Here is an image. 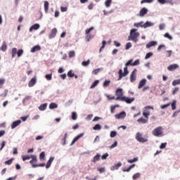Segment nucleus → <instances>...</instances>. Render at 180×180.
<instances>
[{
    "label": "nucleus",
    "instance_id": "4be33fe9",
    "mask_svg": "<svg viewBox=\"0 0 180 180\" xmlns=\"http://www.w3.org/2000/svg\"><path fill=\"white\" fill-rule=\"evenodd\" d=\"M150 109H151L152 110H154V107L150 106V105L145 106L144 108H143V112H145L146 113L147 112L150 113Z\"/></svg>",
    "mask_w": 180,
    "mask_h": 180
},
{
    "label": "nucleus",
    "instance_id": "c756f323",
    "mask_svg": "<svg viewBox=\"0 0 180 180\" xmlns=\"http://www.w3.org/2000/svg\"><path fill=\"white\" fill-rule=\"evenodd\" d=\"M136 165H130L127 169H124L123 172H130V169H133Z\"/></svg>",
    "mask_w": 180,
    "mask_h": 180
},
{
    "label": "nucleus",
    "instance_id": "79ce46f5",
    "mask_svg": "<svg viewBox=\"0 0 180 180\" xmlns=\"http://www.w3.org/2000/svg\"><path fill=\"white\" fill-rule=\"evenodd\" d=\"M102 129V127L99 124H96L94 127L93 130H101Z\"/></svg>",
    "mask_w": 180,
    "mask_h": 180
},
{
    "label": "nucleus",
    "instance_id": "2eb2a0df",
    "mask_svg": "<svg viewBox=\"0 0 180 180\" xmlns=\"http://www.w3.org/2000/svg\"><path fill=\"white\" fill-rule=\"evenodd\" d=\"M37 79L36 77H33L31 79V80L28 83V86L30 88H32V86H34L36 85Z\"/></svg>",
    "mask_w": 180,
    "mask_h": 180
},
{
    "label": "nucleus",
    "instance_id": "7ed1b4c3",
    "mask_svg": "<svg viewBox=\"0 0 180 180\" xmlns=\"http://www.w3.org/2000/svg\"><path fill=\"white\" fill-rule=\"evenodd\" d=\"M152 134L155 136V137H161L162 136V127L155 128L152 131Z\"/></svg>",
    "mask_w": 180,
    "mask_h": 180
},
{
    "label": "nucleus",
    "instance_id": "e2e57ef3",
    "mask_svg": "<svg viewBox=\"0 0 180 180\" xmlns=\"http://www.w3.org/2000/svg\"><path fill=\"white\" fill-rule=\"evenodd\" d=\"M109 157V153H105L104 155L101 156V160H106Z\"/></svg>",
    "mask_w": 180,
    "mask_h": 180
},
{
    "label": "nucleus",
    "instance_id": "a211bd4d",
    "mask_svg": "<svg viewBox=\"0 0 180 180\" xmlns=\"http://www.w3.org/2000/svg\"><path fill=\"white\" fill-rule=\"evenodd\" d=\"M38 29H40V25L39 24H34L33 25H32L30 27V32H33V30H38Z\"/></svg>",
    "mask_w": 180,
    "mask_h": 180
},
{
    "label": "nucleus",
    "instance_id": "39448f33",
    "mask_svg": "<svg viewBox=\"0 0 180 180\" xmlns=\"http://www.w3.org/2000/svg\"><path fill=\"white\" fill-rule=\"evenodd\" d=\"M115 95L117 96V98H115V101H122V98H123V89L118 88L117 89L116 91H115Z\"/></svg>",
    "mask_w": 180,
    "mask_h": 180
},
{
    "label": "nucleus",
    "instance_id": "4c0bfd02",
    "mask_svg": "<svg viewBox=\"0 0 180 180\" xmlns=\"http://www.w3.org/2000/svg\"><path fill=\"white\" fill-rule=\"evenodd\" d=\"M90 63H91V60H88L87 61H83L82 63V67H88V65H89Z\"/></svg>",
    "mask_w": 180,
    "mask_h": 180
},
{
    "label": "nucleus",
    "instance_id": "de8ad7c7",
    "mask_svg": "<svg viewBox=\"0 0 180 180\" xmlns=\"http://www.w3.org/2000/svg\"><path fill=\"white\" fill-rule=\"evenodd\" d=\"M17 56L18 58L22 57V56H23V49H20L17 51Z\"/></svg>",
    "mask_w": 180,
    "mask_h": 180
},
{
    "label": "nucleus",
    "instance_id": "c03bdc74",
    "mask_svg": "<svg viewBox=\"0 0 180 180\" xmlns=\"http://www.w3.org/2000/svg\"><path fill=\"white\" fill-rule=\"evenodd\" d=\"M111 4H112V0H106L105 2V6H106V8H110Z\"/></svg>",
    "mask_w": 180,
    "mask_h": 180
},
{
    "label": "nucleus",
    "instance_id": "bb28decb",
    "mask_svg": "<svg viewBox=\"0 0 180 180\" xmlns=\"http://www.w3.org/2000/svg\"><path fill=\"white\" fill-rule=\"evenodd\" d=\"M16 54H18V49L16 48L12 49V58H15L16 57Z\"/></svg>",
    "mask_w": 180,
    "mask_h": 180
},
{
    "label": "nucleus",
    "instance_id": "6ab92c4d",
    "mask_svg": "<svg viewBox=\"0 0 180 180\" xmlns=\"http://www.w3.org/2000/svg\"><path fill=\"white\" fill-rule=\"evenodd\" d=\"M137 122L141 124H146V123H148V120L146 118H143V117H141V118L137 120Z\"/></svg>",
    "mask_w": 180,
    "mask_h": 180
},
{
    "label": "nucleus",
    "instance_id": "dca6fc26",
    "mask_svg": "<svg viewBox=\"0 0 180 180\" xmlns=\"http://www.w3.org/2000/svg\"><path fill=\"white\" fill-rule=\"evenodd\" d=\"M121 166H122V162H120L114 165L113 166H112L110 167V170L111 171H115V169H119V168H120Z\"/></svg>",
    "mask_w": 180,
    "mask_h": 180
},
{
    "label": "nucleus",
    "instance_id": "ddd939ff",
    "mask_svg": "<svg viewBox=\"0 0 180 180\" xmlns=\"http://www.w3.org/2000/svg\"><path fill=\"white\" fill-rule=\"evenodd\" d=\"M54 158H55L54 157H50V158L49 159V160L46 165V169H49V168H50V167H51V164L54 161Z\"/></svg>",
    "mask_w": 180,
    "mask_h": 180
},
{
    "label": "nucleus",
    "instance_id": "0e129e2a",
    "mask_svg": "<svg viewBox=\"0 0 180 180\" xmlns=\"http://www.w3.org/2000/svg\"><path fill=\"white\" fill-rule=\"evenodd\" d=\"M167 147V143H162L160 146V150H164Z\"/></svg>",
    "mask_w": 180,
    "mask_h": 180
},
{
    "label": "nucleus",
    "instance_id": "f704fd0d",
    "mask_svg": "<svg viewBox=\"0 0 180 180\" xmlns=\"http://www.w3.org/2000/svg\"><path fill=\"white\" fill-rule=\"evenodd\" d=\"M170 105H172V110H175V109H176V101H173Z\"/></svg>",
    "mask_w": 180,
    "mask_h": 180
},
{
    "label": "nucleus",
    "instance_id": "3c124183",
    "mask_svg": "<svg viewBox=\"0 0 180 180\" xmlns=\"http://www.w3.org/2000/svg\"><path fill=\"white\" fill-rule=\"evenodd\" d=\"M154 2V0H142L141 4H151Z\"/></svg>",
    "mask_w": 180,
    "mask_h": 180
},
{
    "label": "nucleus",
    "instance_id": "473e14b6",
    "mask_svg": "<svg viewBox=\"0 0 180 180\" xmlns=\"http://www.w3.org/2000/svg\"><path fill=\"white\" fill-rule=\"evenodd\" d=\"M98 84H99V80H96L93 82V84H91V86H90V89H94V88H95V86H98Z\"/></svg>",
    "mask_w": 180,
    "mask_h": 180
},
{
    "label": "nucleus",
    "instance_id": "412c9836",
    "mask_svg": "<svg viewBox=\"0 0 180 180\" xmlns=\"http://www.w3.org/2000/svg\"><path fill=\"white\" fill-rule=\"evenodd\" d=\"M146 82H147V79H141L138 86V89H141V87L144 86V85H146Z\"/></svg>",
    "mask_w": 180,
    "mask_h": 180
},
{
    "label": "nucleus",
    "instance_id": "aec40b11",
    "mask_svg": "<svg viewBox=\"0 0 180 180\" xmlns=\"http://www.w3.org/2000/svg\"><path fill=\"white\" fill-rule=\"evenodd\" d=\"M41 50V47L39 45H36L31 49V53H36V51H40Z\"/></svg>",
    "mask_w": 180,
    "mask_h": 180
},
{
    "label": "nucleus",
    "instance_id": "69168bd1",
    "mask_svg": "<svg viewBox=\"0 0 180 180\" xmlns=\"http://www.w3.org/2000/svg\"><path fill=\"white\" fill-rule=\"evenodd\" d=\"M75 76V74L72 73V70H70L68 72V77H70V78H72V77Z\"/></svg>",
    "mask_w": 180,
    "mask_h": 180
},
{
    "label": "nucleus",
    "instance_id": "cd10ccee",
    "mask_svg": "<svg viewBox=\"0 0 180 180\" xmlns=\"http://www.w3.org/2000/svg\"><path fill=\"white\" fill-rule=\"evenodd\" d=\"M143 23H144V22H143V21H141L139 22H135L134 24V27H143V25H144Z\"/></svg>",
    "mask_w": 180,
    "mask_h": 180
},
{
    "label": "nucleus",
    "instance_id": "423d86ee",
    "mask_svg": "<svg viewBox=\"0 0 180 180\" xmlns=\"http://www.w3.org/2000/svg\"><path fill=\"white\" fill-rule=\"evenodd\" d=\"M137 69H134L130 75V82H134L136 81V78L137 77Z\"/></svg>",
    "mask_w": 180,
    "mask_h": 180
},
{
    "label": "nucleus",
    "instance_id": "0eeeda50",
    "mask_svg": "<svg viewBox=\"0 0 180 180\" xmlns=\"http://www.w3.org/2000/svg\"><path fill=\"white\" fill-rule=\"evenodd\" d=\"M134 97L133 98H129V97H126V96H123V98H122L121 101L122 102H126V103H131L132 102H134Z\"/></svg>",
    "mask_w": 180,
    "mask_h": 180
},
{
    "label": "nucleus",
    "instance_id": "680f3d73",
    "mask_svg": "<svg viewBox=\"0 0 180 180\" xmlns=\"http://www.w3.org/2000/svg\"><path fill=\"white\" fill-rule=\"evenodd\" d=\"M164 37H166L167 39H169V40H172V37L169 35L168 32L165 33Z\"/></svg>",
    "mask_w": 180,
    "mask_h": 180
},
{
    "label": "nucleus",
    "instance_id": "09e8293b",
    "mask_svg": "<svg viewBox=\"0 0 180 180\" xmlns=\"http://www.w3.org/2000/svg\"><path fill=\"white\" fill-rule=\"evenodd\" d=\"M45 78L48 80V81H51L52 78H53V75L49 74V75H45Z\"/></svg>",
    "mask_w": 180,
    "mask_h": 180
},
{
    "label": "nucleus",
    "instance_id": "f03ea898",
    "mask_svg": "<svg viewBox=\"0 0 180 180\" xmlns=\"http://www.w3.org/2000/svg\"><path fill=\"white\" fill-rule=\"evenodd\" d=\"M127 65H125V67L124 68V72H123V70L120 69L118 71V75H119V77L117 79V81H120V79H122V78H123V77H127V75H129V69H127Z\"/></svg>",
    "mask_w": 180,
    "mask_h": 180
},
{
    "label": "nucleus",
    "instance_id": "58836bf2",
    "mask_svg": "<svg viewBox=\"0 0 180 180\" xmlns=\"http://www.w3.org/2000/svg\"><path fill=\"white\" fill-rule=\"evenodd\" d=\"M116 136H117V132L116 131H111L110 134V137L113 139L114 137H116Z\"/></svg>",
    "mask_w": 180,
    "mask_h": 180
},
{
    "label": "nucleus",
    "instance_id": "13d9d810",
    "mask_svg": "<svg viewBox=\"0 0 180 180\" xmlns=\"http://www.w3.org/2000/svg\"><path fill=\"white\" fill-rule=\"evenodd\" d=\"M125 65L127 66H129V65H131V67H133V59H130L129 60H128L127 62V63L125 64Z\"/></svg>",
    "mask_w": 180,
    "mask_h": 180
},
{
    "label": "nucleus",
    "instance_id": "4d7b16f0",
    "mask_svg": "<svg viewBox=\"0 0 180 180\" xmlns=\"http://www.w3.org/2000/svg\"><path fill=\"white\" fill-rule=\"evenodd\" d=\"M73 57H75V52L74 51H71L69 52V58H72Z\"/></svg>",
    "mask_w": 180,
    "mask_h": 180
},
{
    "label": "nucleus",
    "instance_id": "c85d7f7f",
    "mask_svg": "<svg viewBox=\"0 0 180 180\" xmlns=\"http://www.w3.org/2000/svg\"><path fill=\"white\" fill-rule=\"evenodd\" d=\"M58 105L56 103H51L49 105V109H57Z\"/></svg>",
    "mask_w": 180,
    "mask_h": 180
},
{
    "label": "nucleus",
    "instance_id": "a18cd8bd",
    "mask_svg": "<svg viewBox=\"0 0 180 180\" xmlns=\"http://www.w3.org/2000/svg\"><path fill=\"white\" fill-rule=\"evenodd\" d=\"M153 53L152 52H148V53H146V56H145V60H148V58H150V57H153Z\"/></svg>",
    "mask_w": 180,
    "mask_h": 180
},
{
    "label": "nucleus",
    "instance_id": "ea45409f",
    "mask_svg": "<svg viewBox=\"0 0 180 180\" xmlns=\"http://www.w3.org/2000/svg\"><path fill=\"white\" fill-rule=\"evenodd\" d=\"M131 47H132L131 42H127L125 45V50H130Z\"/></svg>",
    "mask_w": 180,
    "mask_h": 180
},
{
    "label": "nucleus",
    "instance_id": "4468645a",
    "mask_svg": "<svg viewBox=\"0 0 180 180\" xmlns=\"http://www.w3.org/2000/svg\"><path fill=\"white\" fill-rule=\"evenodd\" d=\"M155 46H157V41H150L148 44H146V49H150L151 47H154Z\"/></svg>",
    "mask_w": 180,
    "mask_h": 180
},
{
    "label": "nucleus",
    "instance_id": "6e6552de",
    "mask_svg": "<svg viewBox=\"0 0 180 180\" xmlns=\"http://www.w3.org/2000/svg\"><path fill=\"white\" fill-rule=\"evenodd\" d=\"M115 119H124V117H126V112L124 111H122L121 112H120L119 114H116L115 115Z\"/></svg>",
    "mask_w": 180,
    "mask_h": 180
},
{
    "label": "nucleus",
    "instance_id": "6e6d98bb",
    "mask_svg": "<svg viewBox=\"0 0 180 180\" xmlns=\"http://www.w3.org/2000/svg\"><path fill=\"white\" fill-rule=\"evenodd\" d=\"M94 27H91L90 28L86 29L85 30L86 34H89V33H91V32H92V30H94Z\"/></svg>",
    "mask_w": 180,
    "mask_h": 180
},
{
    "label": "nucleus",
    "instance_id": "2f4dec72",
    "mask_svg": "<svg viewBox=\"0 0 180 180\" xmlns=\"http://www.w3.org/2000/svg\"><path fill=\"white\" fill-rule=\"evenodd\" d=\"M94 34H88L86 36V40L87 42H89V41H91V39H94Z\"/></svg>",
    "mask_w": 180,
    "mask_h": 180
},
{
    "label": "nucleus",
    "instance_id": "5fc2aeb1",
    "mask_svg": "<svg viewBox=\"0 0 180 180\" xmlns=\"http://www.w3.org/2000/svg\"><path fill=\"white\" fill-rule=\"evenodd\" d=\"M30 158H31V156H30V155H22V161H27V160H30Z\"/></svg>",
    "mask_w": 180,
    "mask_h": 180
},
{
    "label": "nucleus",
    "instance_id": "b1692460",
    "mask_svg": "<svg viewBox=\"0 0 180 180\" xmlns=\"http://www.w3.org/2000/svg\"><path fill=\"white\" fill-rule=\"evenodd\" d=\"M39 160L41 161H44L46 160V152L43 151L39 154Z\"/></svg>",
    "mask_w": 180,
    "mask_h": 180
},
{
    "label": "nucleus",
    "instance_id": "a878e982",
    "mask_svg": "<svg viewBox=\"0 0 180 180\" xmlns=\"http://www.w3.org/2000/svg\"><path fill=\"white\" fill-rule=\"evenodd\" d=\"M39 109L41 110V111H43V110H46V109H47V103H43L41 105H40L39 106Z\"/></svg>",
    "mask_w": 180,
    "mask_h": 180
},
{
    "label": "nucleus",
    "instance_id": "774afa93",
    "mask_svg": "<svg viewBox=\"0 0 180 180\" xmlns=\"http://www.w3.org/2000/svg\"><path fill=\"white\" fill-rule=\"evenodd\" d=\"M159 29L160 30H164V29H165V24L162 23L159 25Z\"/></svg>",
    "mask_w": 180,
    "mask_h": 180
},
{
    "label": "nucleus",
    "instance_id": "20e7f679",
    "mask_svg": "<svg viewBox=\"0 0 180 180\" xmlns=\"http://www.w3.org/2000/svg\"><path fill=\"white\" fill-rule=\"evenodd\" d=\"M135 139L139 143H147V141H148V139L147 138H143V135L140 132L136 133Z\"/></svg>",
    "mask_w": 180,
    "mask_h": 180
},
{
    "label": "nucleus",
    "instance_id": "f257e3e1",
    "mask_svg": "<svg viewBox=\"0 0 180 180\" xmlns=\"http://www.w3.org/2000/svg\"><path fill=\"white\" fill-rule=\"evenodd\" d=\"M140 33L137 32V29L134 28L130 30L129 35L128 37L129 41H134V43H137L139 41V37Z\"/></svg>",
    "mask_w": 180,
    "mask_h": 180
},
{
    "label": "nucleus",
    "instance_id": "f3484780",
    "mask_svg": "<svg viewBox=\"0 0 180 180\" xmlns=\"http://www.w3.org/2000/svg\"><path fill=\"white\" fill-rule=\"evenodd\" d=\"M176 68H179V65L177 64H173L168 66L167 70L169 71H174V70H176Z\"/></svg>",
    "mask_w": 180,
    "mask_h": 180
},
{
    "label": "nucleus",
    "instance_id": "c9c22d12",
    "mask_svg": "<svg viewBox=\"0 0 180 180\" xmlns=\"http://www.w3.org/2000/svg\"><path fill=\"white\" fill-rule=\"evenodd\" d=\"M44 11L46 12V13H47V12H49V1H44Z\"/></svg>",
    "mask_w": 180,
    "mask_h": 180
},
{
    "label": "nucleus",
    "instance_id": "37998d69",
    "mask_svg": "<svg viewBox=\"0 0 180 180\" xmlns=\"http://www.w3.org/2000/svg\"><path fill=\"white\" fill-rule=\"evenodd\" d=\"M78 117V115H77V112H72V120H77Z\"/></svg>",
    "mask_w": 180,
    "mask_h": 180
},
{
    "label": "nucleus",
    "instance_id": "a19ab883",
    "mask_svg": "<svg viewBox=\"0 0 180 180\" xmlns=\"http://www.w3.org/2000/svg\"><path fill=\"white\" fill-rule=\"evenodd\" d=\"M37 167H46L45 163H40L37 165H32V168H37Z\"/></svg>",
    "mask_w": 180,
    "mask_h": 180
},
{
    "label": "nucleus",
    "instance_id": "9b49d317",
    "mask_svg": "<svg viewBox=\"0 0 180 180\" xmlns=\"http://www.w3.org/2000/svg\"><path fill=\"white\" fill-rule=\"evenodd\" d=\"M20 123H22V120H20L13 122V123L11 124V129H16V127H18V126H19Z\"/></svg>",
    "mask_w": 180,
    "mask_h": 180
},
{
    "label": "nucleus",
    "instance_id": "5701e85b",
    "mask_svg": "<svg viewBox=\"0 0 180 180\" xmlns=\"http://www.w3.org/2000/svg\"><path fill=\"white\" fill-rule=\"evenodd\" d=\"M101 160V154L97 153L96 156L94 157L92 162H96L97 161H99Z\"/></svg>",
    "mask_w": 180,
    "mask_h": 180
},
{
    "label": "nucleus",
    "instance_id": "8fccbe9b",
    "mask_svg": "<svg viewBox=\"0 0 180 180\" xmlns=\"http://www.w3.org/2000/svg\"><path fill=\"white\" fill-rule=\"evenodd\" d=\"M139 161V158H134V159H131V160H128L127 162L129 163V164H133V162H136Z\"/></svg>",
    "mask_w": 180,
    "mask_h": 180
},
{
    "label": "nucleus",
    "instance_id": "052dcab7",
    "mask_svg": "<svg viewBox=\"0 0 180 180\" xmlns=\"http://www.w3.org/2000/svg\"><path fill=\"white\" fill-rule=\"evenodd\" d=\"M31 158L34 162H37V156L31 155Z\"/></svg>",
    "mask_w": 180,
    "mask_h": 180
},
{
    "label": "nucleus",
    "instance_id": "1a4fd4ad",
    "mask_svg": "<svg viewBox=\"0 0 180 180\" xmlns=\"http://www.w3.org/2000/svg\"><path fill=\"white\" fill-rule=\"evenodd\" d=\"M148 13V9H147V8L146 7H143L139 11V16H141V18H143V16H144L145 15H147Z\"/></svg>",
    "mask_w": 180,
    "mask_h": 180
},
{
    "label": "nucleus",
    "instance_id": "e433bc0d",
    "mask_svg": "<svg viewBox=\"0 0 180 180\" xmlns=\"http://www.w3.org/2000/svg\"><path fill=\"white\" fill-rule=\"evenodd\" d=\"M102 69H101V68H97V69H95V70H94L93 71H92V74L94 75H98V74H99V72H101V70Z\"/></svg>",
    "mask_w": 180,
    "mask_h": 180
},
{
    "label": "nucleus",
    "instance_id": "338daca9",
    "mask_svg": "<svg viewBox=\"0 0 180 180\" xmlns=\"http://www.w3.org/2000/svg\"><path fill=\"white\" fill-rule=\"evenodd\" d=\"M143 116H144V117H146L148 120V116H150V112H146L145 111H143Z\"/></svg>",
    "mask_w": 180,
    "mask_h": 180
},
{
    "label": "nucleus",
    "instance_id": "7c9ffc66",
    "mask_svg": "<svg viewBox=\"0 0 180 180\" xmlns=\"http://www.w3.org/2000/svg\"><path fill=\"white\" fill-rule=\"evenodd\" d=\"M32 99V96H26L25 98L22 100V105H25L27 101Z\"/></svg>",
    "mask_w": 180,
    "mask_h": 180
},
{
    "label": "nucleus",
    "instance_id": "72a5a7b5",
    "mask_svg": "<svg viewBox=\"0 0 180 180\" xmlns=\"http://www.w3.org/2000/svg\"><path fill=\"white\" fill-rule=\"evenodd\" d=\"M68 134L65 133V136H64V138L62 139V141H63L62 146H65V144H67V137H68Z\"/></svg>",
    "mask_w": 180,
    "mask_h": 180
},
{
    "label": "nucleus",
    "instance_id": "864d4df0",
    "mask_svg": "<svg viewBox=\"0 0 180 180\" xmlns=\"http://www.w3.org/2000/svg\"><path fill=\"white\" fill-rule=\"evenodd\" d=\"M114 11L110 10L109 11H107L106 10H103V13L105 15H110V13H113Z\"/></svg>",
    "mask_w": 180,
    "mask_h": 180
},
{
    "label": "nucleus",
    "instance_id": "f8f14e48",
    "mask_svg": "<svg viewBox=\"0 0 180 180\" xmlns=\"http://www.w3.org/2000/svg\"><path fill=\"white\" fill-rule=\"evenodd\" d=\"M154 22H152L150 21H146L143 25V29H147V27H153L154 26Z\"/></svg>",
    "mask_w": 180,
    "mask_h": 180
},
{
    "label": "nucleus",
    "instance_id": "49530a36",
    "mask_svg": "<svg viewBox=\"0 0 180 180\" xmlns=\"http://www.w3.org/2000/svg\"><path fill=\"white\" fill-rule=\"evenodd\" d=\"M110 84V80H105L103 84V88H107V86H109Z\"/></svg>",
    "mask_w": 180,
    "mask_h": 180
},
{
    "label": "nucleus",
    "instance_id": "603ef678",
    "mask_svg": "<svg viewBox=\"0 0 180 180\" xmlns=\"http://www.w3.org/2000/svg\"><path fill=\"white\" fill-rule=\"evenodd\" d=\"M141 175V174L140 173H136L135 174L133 175L132 178H133V179H139V178H140Z\"/></svg>",
    "mask_w": 180,
    "mask_h": 180
},
{
    "label": "nucleus",
    "instance_id": "bf43d9fd",
    "mask_svg": "<svg viewBox=\"0 0 180 180\" xmlns=\"http://www.w3.org/2000/svg\"><path fill=\"white\" fill-rule=\"evenodd\" d=\"M119 107V105H112L110 108V112L111 113H115V109H116V108Z\"/></svg>",
    "mask_w": 180,
    "mask_h": 180
},
{
    "label": "nucleus",
    "instance_id": "393cba45",
    "mask_svg": "<svg viewBox=\"0 0 180 180\" xmlns=\"http://www.w3.org/2000/svg\"><path fill=\"white\" fill-rule=\"evenodd\" d=\"M8 49V46L6 45V42L4 41L1 46L0 47V50L1 51H5L6 50H7Z\"/></svg>",
    "mask_w": 180,
    "mask_h": 180
},
{
    "label": "nucleus",
    "instance_id": "9d476101",
    "mask_svg": "<svg viewBox=\"0 0 180 180\" xmlns=\"http://www.w3.org/2000/svg\"><path fill=\"white\" fill-rule=\"evenodd\" d=\"M57 35V28H53L51 31V34H49V39H54Z\"/></svg>",
    "mask_w": 180,
    "mask_h": 180
}]
</instances>
